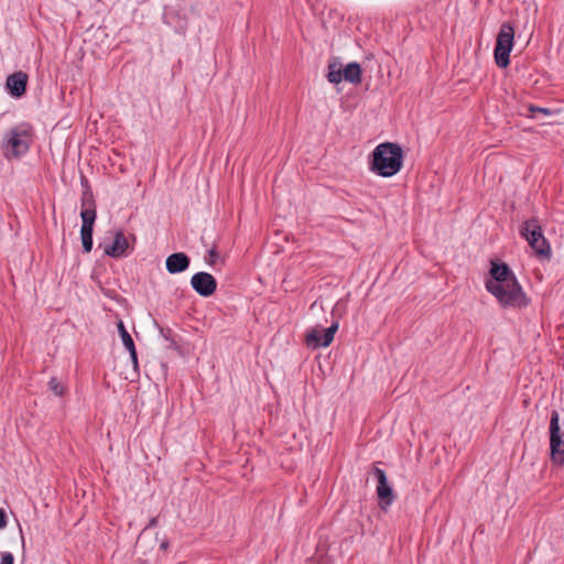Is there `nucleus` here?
Masks as SVG:
<instances>
[{"instance_id": "obj_27", "label": "nucleus", "mask_w": 564, "mask_h": 564, "mask_svg": "<svg viewBox=\"0 0 564 564\" xmlns=\"http://www.w3.org/2000/svg\"><path fill=\"white\" fill-rule=\"evenodd\" d=\"M160 547H161L162 550H167V547H169V542H167V541L162 542V543H161V545H160Z\"/></svg>"}, {"instance_id": "obj_23", "label": "nucleus", "mask_w": 564, "mask_h": 564, "mask_svg": "<svg viewBox=\"0 0 564 564\" xmlns=\"http://www.w3.org/2000/svg\"><path fill=\"white\" fill-rule=\"evenodd\" d=\"M529 111L533 115L535 112H541V113H544V115H550L551 113V110L547 109V108H541V107H536V106H530L529 107Z\"/></svg>"}, {"instance_id": "obj_9", "label": "nucleus", "mask_w": 564, "mask_h": 564, "mask_svg": "<svg viewBox=\"0 0 564 564\" xmlns=\"http://www.w3.org/2000/svg\"><path fill=\"white\" fill-rule=\"evenodd\" d=\"M29 75L25 72L18 70L10 74L6 80V89L13 98H21L26 93Z\"/></svg>"}, {"instance_id": "obj_20", "label": "nucleus", "mask_w": 564, "mask_h": 564, "mask_svg": "<svg viewBox=\"0 0 564 564\" xmlns=\"http://www.w3.org/2000/svg\"><path fill=\"white\" fill-rule=\"evenodd\" d=\"M220 260V256L216 249V246H213L209 250H208V256L205 258V261L209 264V265H215L217 264V262Z\"/></svg>"}, {"instance_id": "obj_15", "label": "nucleus", "mask_w": 564, "mask_h": 564, "mask_svg": "<svg viewBox=\"0 0 564 564\" xmlns=\"http://www.w3.org/2000/svg\"><path fill=\"white\" fill-rule=\"evenodd\" d=\"M344 78V70L340 64L333 62L328 65L327 79L332 84H339Z\"/></svg>"}, {"instance_id": "obj_18", "label": "nucleus", "mask_w": 564, "mask_h": 564, "mask_svg": "<svg viewBox=\"0 0 564 564\" xmlns=\"http://www.w3.org/2000/svg\"><path fill=\"white\" fill-rule=\"evenodd\" d=\"M118 330L122 339L123 346L127 348V350H132L134 347L133 339L121 321L118 323Z\"/></svg>"}, {"instance_id": "obj_11", "label": "nucleus", "mask_w": 564, "mask_h": 564, "mask_svg": "<svg viewBox=\"0 0 564 564\" xmlns=\"http://www.w3.org/2000/svg\"><path fill=\"white\" fill-rule=\"evenodd\" d=\"M128 248L129 242L124 234L121 230H117L112 243L105 248V253L112 258H120L126 253Z\"/></svg>"}, {"instance_id": "obj_4", "label": "nucleus", "mask_w": 564, "mask_h": 564, "mask_svg": "<svg viewBox=\"0 0 564 564\" xmlns=\"http://www.w3.org/2000/svg\"><path fill=\"white\" fill-rule=\"evenodd\" d=\"M514 29L509 22H503L497 35L494 50L498 67L506 68L510 64V52L513 47Z\"/></svg>"}, {"instance_id": "obj_12", "label": "nucleus", "mask_w": 564, "mask_h": 564, "mask_svg": "<svg viewBox=\"0 0 564 564\" xmlns=\"http://www.w3.org/2000/svg\"><path fill=\"white\" fill-rule=\"evenodd\" d=\"M521 235L525 238V240L531 243V241H539V238L544 237L541 226L539 221L534 218L527 220L522 228Z\"/></svg>"}, {"instance_id": "obj_3", "label": "nucleus", "mask_w": 564, "mask_h": 564, "mask_svg": "<svg viewBox=\"0 0 564 564\" xmlns=\"http://www.w3.org/2000/svg\"><path fill=\"white\" fill-rule=\"evenodd\" d=\"M32 126L26 122H22L10 129L2 144L4 155L7 158H17L25 154L32 142Z\"/></svg>"}, {"instance_id": "obj_2", "label": "nucleus", "mask_w": 564, "mask_h": 564, "mask_svg": "<svg viewBox=\"0 0 564 564\" xmlns=\"http://www.w3.org/2000/svg\"><path fill=\"white\" fill-rule=\"evenodd\" d=\"M402 165L403 150L398 143H380L371 153L370 170L379 176L391 177Z\"/></svg>"}, {"instance_id": "obj_1", "label": "nucleus", "mask_w": 564, "mask_h": 564, "mask_svg": "<svg viewBox=\"0 0 564 564\" xmlns=\"http://www.w3.org/2000/svg\"><path fill=\"white\" fill-rule=\"evenodd\" d=\"M489 273L490 279L486 281V290L498 300L501 306L517 308L528 306L527 295L506 263L492 261Z\"/></svg>"}, {"instance_id": "obj_14", "label": "nucleus", "mask_w": 564, "mask_h": 564, "mask_svg": "<svg viewBox=\"0 0 564 564\" xmlns=\"http://www.w3.org/2000/svg\"><path fill=\"white\" fill-rule=\"evenodd\" d=\"M344 78L345 80L351 84H360L361 83V67L358 63L352 62L346 65L344 68Z\"/></svg>"}, {"instance_id": "obj_13", "label": "nucleus", "mask_w": 564, "mask_h": 564, "mask_svg": "<svg viewBox=\"0 0 564 564\" xmlns=\"http://www.w3.org/2000/svg\"><path fill=\"white\" fill-rule=\"evenodd\" d=\"M83 210L80 213L82 217V226L83 227H93L96 220V209L94 206H87L93 205V202H90L88 198H86V195L83 197Z\"/></svg>"}, {"instance_id": "obj_26", "label": "nucleus", "mask_w": 564, "mask_h": 564, "mask_svg": "<svg viewBox=\"0 0 564 564\" xmlns=\"http://www.w3.org/2000/svg\"><path fill=\"white\" fill-rule=\"evenodd\" d=\"M156 524H158V518H156V517H154V518H152V519L149 521V524L147 525V529H148V528H154Z\"/></svg>"}, {"instance_id": "obj_16", "label": "nucleus", "mask_w": 564, "mask_h": 564, "mask_svg": "<svg viewBox=\"0 0 564 564\" xmlns=\"http://www.w3.org/2000/svg\"><path fill=\"white\" fill-rule=\"evenodd\" d=\"M530 247L535 251V253L540 257L549 258L551 254V247L545 237L539 238V241H531L529 243Z\"/></svg>"}, {"instance_id": "obj_17", "label": "nucleus", "mask_w": 564, "mask_h": 564, "mask_svg": "<svg viewBox=\"0 0 564 564\" xmlns=\"http://www.w3.org/2000/svg\"><path fill=\"white\" fill-rule=\"evenodd\" d=\"M93 227H83L80 228V238L82 245L85 252H90L93 249Z\"/></svg>"}, {"instance_id": "obj_5", "label": "nucleus", "mask_w": 564, "mask_h": 564, "mask_svg": "<svg viewBox=\"0 0 564 564\" xmlns=\"http://www.w3.org/2000/svg\"><path fill=\"white\" fill-rule=\"evenodd\" d=\"M551 459L556 465H564V432L560 427V414L552 411L550 420Z\"/></svg>"}, {"instance_id": "obj_8", "label": "nucleus", "mask_w": 564, "mask_h": 564, "mask_svg": "<svg viewBox=\"0 0 564 564\" xmlns=\"http://www.w3.org/2000/svg\"><path fill=\"white\" fill-rule=\"evenodd\" d=\"M191 285L203 297L213 295L217 289L216 279L207 272H197L191 279Z\"/></svg>"}, {"instance_id": "obj_10", "label": "nucleus", "mask_w": 564, "mask_h": 564, "mask_svg": "<svg viewBox=\"0 0 564 564\" xmlns=\"http://www.w3.org/2000/svg\"><path fill=\"white\" fill-rule=\"evenodd\" d=\"M191 260L184 252L172 253L166 258V270L171 274L184 272L188 269Z\"/></svg>"}, {"instance_id": "obj_22", "label": "nucleus", "mask_w": 564, "mask_h": 564, "mask_svg": "<svg viewBox=\"0 0 564 564\" xmlns=\"http://www.w3.org/2000/svg\"><path fill=\"white\" fill-rule=\"evenodd\" d=\"M187 28V21L185 18H178L176 30L180 33H184Z\"/></svg>"}, {"instance_id": "obj_19", "label": "nucleus", "mask_w": 564, "mask_h": 564, "mask_svg": "<svg viewBox=\"0 0 564 564\" xmlns=\"http://www.w3.org/2000/svg\"><path fill=\"white\" fill-rule=\"evenodd\" d=\"M48 388L57 397H62L65 391L64 386L56 377L51 378V380L48 381Z\"/></svg>"}, {"instance_id": "obj_24", "label": "nucleus", "mask_w": 564, "mask_h": 564, "mask_svg": "<svg viewBox=\"0 0 564 564\" xmlns=\"http://www.w3.org/2000/svg\"><path fill=\"white\" fill-rule=\"evenodd\" d=\"M7 525V513L3 509H0V530Z\"/></svg>"}, {"instance_id": "obj_7", "label": "nucleus", "mask_w": 564, "mask_h": 564, "mask_svg": "<svg viewBox=\"0 0 564 564\" xmlns=\"http://www.w3.org/2000/svg\"><path fill=\"white\" fill-rule=\"evenodd\" d=\"M372 475L378 481L377 496L380 501L381 508L390 506L394 500V495L391 486L388 484L386 471L377 466L372 468Z\"/></svg>"}, {"instance_id": "obj_25", "label": "nucleus", "mask_w": 564, "mask_h": 564, "mask_svg": "<svg viewBox=\"0 0 564 564\" xmlns=\"http://www.w3.org/2000/svg\"><path fill=\"white\" fill-rule=\"evenodd\" d=\"M128 351L130 354V357H131V360H132L134 367H137L138 366V357H137L135 346L133 347L132 350H128Z\"/></svg>"}, {"instance_id": "obj_21", "label": "nucleus", "mask_w": 564, "mask_h": 564, "mask_svg": "<svg viewBox=\"0 0 564 564\" xmlns=\"http://www.w3.org/2000/svg\"><path fill=\"white\" fill-rule=\"evenodd\" d=\"M0 564H14V557H13L12 553L2 552Z\"/></svg>"}, {"instance_id": "obj_6", "label": "nucleus", "mask_w": 564, "mask_h": 564, "mask_svg": "<svg viewBox=\"0 0 564 564\" xmlns=\"http://www.w3.org/2000/svg\"><path fill=\"white\" fill-rule=\"evenodd\" d=\"M338 329V323H333L327 328L313 327L306 332L305 341L310 348L316 349L327 347L334 340L335 333Z\"/></svg>"}]
</instances>
